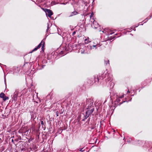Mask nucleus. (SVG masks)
<instances>
[{"label":"nucleus","instance_id":"f257e3e1","mask_svg":"<svg viewBox=\"0 0 152 152\" xmlns=\"http://www.w3.org/2000/svg\"><path fill=\"white\" fill-rule=\"evenodd\" d=\"M101 79V75H99L97 76L96 78L95 76H93L90 79L88 80L87 81L88 85L89 86H91L96 82H98L99 80Z\"/></svg>","mask_w":152,"mask_h":152},{"label":"nucleus","instance_id":"f03ea898","mask_svg":"<svg viewBox=\"0 0 152 152\" xmlns=\"http://www.w3.org/2000/svg\"><path fill=\"white\" fill-rule=\"evenodd\" d=\"M94 109L93 107L90 108L89 107H88L87 108V110L86 111V113L85 119H87L91 114H92V115H94L95 113H94Z\"/></svg>","mask_w":152,"mask_h":152},{"label":"nucleus","instance_id":"7ed1b4c3","mask_svg":"<svg viewBox=\"0 0 152 152\" xmlns=\"http://www.w3.org/2000/svg\"><path fill=\"white\" fill-rule=\"evenodd\" d=\"M45 42L44 41L42 40L41 42L39 44V45L37 46V47L35 48L31 52V53H32L33 52L37 50L39 48L42 46V50L43 52L45 48Z\"/></svg>","mask_w":152,"mask_h":152},{"label":"nucleus","instance_id":"20e7f679","mask_svg":"<svg viewBox=\"0 0 152 152\" xmlns=\"http://www.w3.org/2000/svg\"><path fill=\"white\" fill-rule=\"evenodd\" d=\"M106 76L107 78L106 79V81H109L112 80V76L110 74L108 73V72H107L105 74H104V73H103L102 77H101V78L103 79L105 78Z\"/></svg>","mask_w":152,"mask_h":152},{"label":"nucleus","instance_id":"39448f33","mask_svg":"<svg viewBox=\"0 0 152 152\" xmlns=\"http://www.w3.org/2000/svg\"><path fill=\"white\" fill-rule=\"evenodd\" d=\"M44 11L45 12L46 15L49 17H50L53 14L52 11L50 10L45 9Z\"/></svg>","mask_w":152,"mask_h":152},{"label":"nucleus","instance_id":"423d86ee","mask_svg":"<svg viewBox=\"0 0 152 152\" xmlns=\"http://www.w3.org/2000/svg\"><path fill=\"white\" fill-rule=\"evenodd\" d=\"M78 14V13L76 11H74L71 13L70 15H69V17H71L73 16L76 15Z\"/></svg>","mask_w":152,"mask_h":152},{"label":"nucleus","instance_id":"0eeeda50","mask_svg":"<svg viewBox=\"0 0 152 152\" xmlns=\"http://www.w3.org/2000/svg\"><path fill=\"white\" fill-rule=\"evenodd\" d=\"M2 99L4 101H5L7 100H8L9 99V98L8 96H7L5 95L4 96Z\"/></svg>","mask_w":152,"mask_h":152},{"label":"nucleus","instance_id":"6e6552de","mask_svg":"<svg viewBox=\"0 0 152 152\" xmlns=\"http://www.w3.org/2000/svg\"><path fill=\"white\" fill-rule=\"evenodd\" d=\"M104 61L105 64L106 65H107V64H109V60H108L107 59H105L104 60Z\"/></svg>","mask_w":152,"mask_h":152},{"label":"nucleus","instance_id":"1a4fd4ad","mask_svg":"<svg viewBox=\"0 0 152 152\" xmlns=\"http://www.w3.org/2000/svg\"><path fill=\"white\" fill-rule=\"evenodd\" d=\"M5 94L3 93H1L0 94V97L2 98L5 96Z\"/></svg>","mask_w":152,"mask_h":152},{"label":"nucleus","instance_id":"9d476101","mask_svg":"<svg viewBox=\"0 0 152 152\" xmlns=\"http://www.w3.org/2000/svg\"><path fill=\"white\" fill-rule=\"evenodd\" d=\"M41 124L42 125V128H44L45 126L44 125V124L43 123V121H41Z\"/></svg>","mask_w":152,"mask_h":152},{"label":"nucleus","instance_id":"9b49d317","mask_svg":"<svg viewBox=\"0 0 152 152\" xmlns=\"http://www.w3.org/2000/svg\"><path fill=\"white\" fill-rule=\"evenodd\" d=\"M85 41H86V42H85V43L87 44H88L90 42L88 41L87 39H85Z\"/></svg>","mask_w":152,"mask_h":152},{"label":"nucleus","instance_id":"f8f14e48","mask_svg":"<svg viewBox=\"0 0 152 152\" xmlns=\"http://www.w3.org/2000/svg\"><path fill=\"white\" fill-rule=\"evenodd\" d=\"M116 100L118 102H119L120 101V100L119 99H117Z\"/></svg>","mask_w":152,"mask_h":152},{"label":"nucleus","instance_id":"ddd939ff","mask_svg":"<svg viewBox=\"0 0 152 152\" xmlns=\"http://www.w3.org/2000/svg\"><path fill=\"white\" fill-rule=\"evenodd\" d=\"M76 34V31H74V32H73L72 33V35H74L75 34Z\"/></svg>","mask_w":152,"mask_h":152},{"label":"nucleus","instance_id":"4468645a","mask_svg":"<svg viewBox=\"0 0 152 152\" xmlns=\"http://www.w3.org/2000/svg\"><path fill=\"white\" fill-rule=\"evenodd\" d=\"M93 13L92 12L91 15L90 16V18H91L93 15Z\"/></svg>","mask_w":152,"mask_h":152},{"label":"nucleus","instance_id":"2eb2a0df","mask_svg":"<svg viewBox=\"0 0 152 152\" xmlns=\"http://www.w3.org/2000/svg\"><path fill=\"white\" fill-rule=\"evenodd\" d=\"M96 46H97V45H93L92 47H93V48H96Z\"/></svg>","mask_w":152,"mask_h":152},{"label":"nucleus","instance_id":"dca6fc26","mask_svg":"<svg viewBox=\"0 0 152 152\" xmlns=\"http://www.w3.org/2000/svg\"><path fill=\"white\" fill-rule=\"evenodd\" d=\"M123 97H124V96H123V95H122L121 96H120V97H119V98H123Z\"/></svg>","mask_w":152,"mask_h":152},{"label":"nucleus","instance_id":"f3484780","mask_svg":"<svg viewBox=\"0 0 152 152\" xmlns=\"http://www.w3.org/2000/svg\"><path fill=\"white\" fill-rule=\"evenodd\" d=\"M82 149H83V148L81 149L80 150V151H83V150H82Z\"/></svg>","mask_w":152,"mask_h":152},{"label":"nucleus","instance_id":"a211bd4d","mask_svg":"<svg viewBox=\"0 0 152 152\" xmlns=\"http://www.w3.org/2000/svg\"><path fill=\"white\" fill-rule=\"evenodd\" d=\"M130 93V91L128 90V91H127V93Z\"/></svg>","mask_w":152,"mask_h":152},{"label":"nucleus","instance_id":"6ab92c4d","mask_svg":"<svg viewBox=\"0 0 152 152\" xmlns=\"http://www.w3.org/2000/svg\"><path fill=\"white\" fill-rule=\"evenodd\" d=\"M113 33H114V32H111V33H110V34H112Z\"/></svg>","mask_w":152,"mask_h":152},{"label":"nucleus","instance_id":"aec40b11","mask_svg":"<svg viewBox=\"0 0 152 152\" xmlns=\"http://www.w3.org/2000/svg\"><path fill=\"white\" fill-rule=\"evenodd\" d=\"M0 141H1V138H0Z\"/></svg>","mask_w":152,"mask_h":152},{"label":"nucleus","instance_id":"412c9836","mask_svg":"<svg viewBox=\"0 0 152 152\" xmlns=\"http://www.w3.org/2000/svg\"><path fill=\"white\" fill-rule=\"evenodd\" d=\"M122 103H120V104H121Z\"/></svg>","mask_w":152,"mask_h":152},{"label":"nucleus","instance_id":"4be33fe9","mask_svg":"<svg viewBox=\"0 0 152 152\" xmlns=\"http://www.w3.org/2000/svg\"><path fill=\"white\" fill-rule=\"evenodd\" d=\"M90 105H92V104H90Z\"/></svg>","mask_w":152,"mask_h":152},{"label":"nucleus","instance_id":"5701e85b","mask_svg":"<svg viewBox=\"0 0 152 152\" xmlns=\"http://www.w3.org/2000/svg\"><path fill=\"white\" fill-rule=\"evenodd\" d=\"M94 0H93V1H94Z\"/></svg>","mask_w":152,"mask_h":152}]
</instances>
